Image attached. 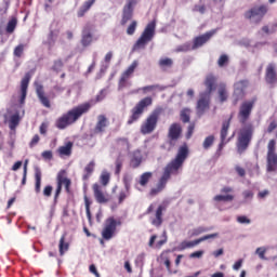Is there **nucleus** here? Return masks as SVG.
Instances as JSON below:
<instances>
[{
    "mask_svg": "<svg viewBox=\"0 0 277 277\" xmlns=\"http://www.w3.org/2000/svg\"><path fill=\"white\" fill-rule=\"evenodd\" d=\"M107 96V89H102L100 91V94L96 95L95 100H91L90 102H87L90 106V109L92 108V105H96V103H101L105 101Z\"/></svg>",
    "mask_w": 277,
    "mask_h": 277,
    "instance_id": "72a5a7b5",
    "label": "nucleus"
},
{
    "mask_svg": "<svg viewBox=\"0 0 277 277\" xmlns=\"http://www.w3.org/2000/svg\"><path fill=\"white\" fill-rule=\"evenodd\" d=\"M93 194L98 205H105V202H109V197L107 194L103 193V187H101V185L93 184Z\"/></svg>",
    "mask_w": 277,
    "mask_h": 277,
    "instance_id": "6ab92c4d",
    "label": "nucleus"
},
{
    "mask_svg": "<svg viewBox=\"0 0 277 277\" xmlns=\"http://www.w3.org/2000/svg\"><path fill=\"white\" fill-rule=\"evenodd\" d=\"M65 240H66V236H62L60 239L58 249H60L61 256H64V253L68 252L69 245L68 242H65Z\"/></svg>",
    "mask_w": 277,
    "mask_h": 277,
    "instance_id": "58836bf2",
    "label": "nucleus"
},
{
    "mask_svg": "<svg viewBox=\"0 0 277 277\" xmlns=\"http://www.w3.org/2000/svg\"><path fill=\"white\" fill-rule=\"evenodd\" d=\"M267 172H276L277 170V154H273L266 157Z\"/></svg>",
    "mask_w": 277,
    "mask_h": 277,
    "instance_id": "cd10ccee",
    "label": "nucleus"
},
{
    "mask_svg": "<svg viewBox=\"0 0 277 277\" xmlns=\"http://www.w3.org/2000/svg\"><path fill=\"white\" fill-rule=\"evenodd\" d=\"M18 122H21V117L18 115H13L9 121V128L11 131H14V129L18 127Z\"/></svg>",
    "mask_w": 277,
    "mask_h": 277,
    "instance_id": "79ce46f5",
    "label": "nucleus"
},
{
    "mask_svg": "<svg viewBox=\"0 0 277 277\" xmlns=\"http://www.w3.org/2000/svg\"><path fill=\"white\" fill-rule=\"evenodd\" d=\"M210 103L211 95H209V93H200L196 106L197 116H205V113L207 111V109H209Z\"/></svg>",
    "mask_w": 277,
    "mask_h": 277,
    "instance_id": "f8f14e48",
    "label": "nucleus"
},
{
    "mask_svg": "<svg viewBox=\"0 0 277 277\" xmlns=\"http://www.w3.org/2000/svg\"><path fill=\"white\" fill-rule=\"evenodd\" d=\"M277 65L276 63H269L265 71V81L268 85H276L277 83Z\"/></svg>",
    "mask_w": 277,
    "mask_h": 277,
    "instance_id": "dca6fc26",
    "label": "nucleus"
},
{
    "mask_svg": "<svg viewBox=\"0 0 277 277\" xmlns=\"http://www.w3.org/2000/svg\"><path fill=\"white\" fill-rule=\"evenodd\" d=\"M62 68H64V62H62L61 58L54 61V65L52 66V70H54V72H60V70H62Z\"/></svg>",
    "mask_w": 277,
    "mask_h": 277,
    "instance_id": "3c124183",
    "label": "nucleus"
},
{
    "mask_svg": "<svg viewBox=\"0 0 277 277\" xmlns=\"http://www.w3.org/2000/svg\"><path fill=\"white\" fill-rule=\"evenodd\" d=\"M137 61H133V63L121 74V77L118 82V90H124L128 85H131V82H129V79L133 77V72H135V68L138 66Z\"/></svg>",
    "mask_w": 277,
    "mask_h": 277,
    "instance_id": "6e6552de",
    "label": "nucleus"
},
{
    "mask_svg": "<svg viewBox=\"0 0 277 277\" xmlns=\"http://www.w3.org/2000/svg\"><path fill=\"white\" fill-rule=\"evenodd\" d=\"M118 226H122V220L110 216L106 219L104 228L102 230V237L105 241H109V239H114V235H116V228Z\"/></svg>",
    "mask_w": 277,
    "mask_h": 277,
    "instance_id": "423d86ee",
    "label": "nucleus"
},
{
    "mask_svg": "<svg viewBox=\"0 0 277 277\" xmlns=\"http://www.w3.org/2000/svg\"><path fill=\"white\" fill-rule=\"evenodd\" d=\"M146 259V253H140L136 259H135V265L136 267H140V269H142V267H144V261Z\"/></svg>",
    "mask_w": 277,
    "mask_h": 277,
    "instance_id": "de8ad7c7",
    "label": "nucleus"
},
{
    "mask_svg": "<svg viewBox=\"0 0 277 277\" xmlns=\"http://www.w3.org/2000/svg\"><path fill=\"white\" fill-rule=\"evenodd\" d=\"M150 179H153V172H145L140 176L138 184L142 187H146L150 182Z\"/></svg>",
    "mask_w": 277,
    "mask_h": 277,
    "instance_id": "c9c22d12",
    "label": "nucleus"
},
{
    "mask_svg": "<svg viewBox=\"0 0 277 277\" xmlns=\"http://www.w3.org/2000/svg\"><path fill=\"white\" fill-rule=\"evenodd\" d=\"M277 129V122L276 120H273L267 128V133H274V131H276Z\"/></svg>",
    "mask_w": 277,
    "mask_h": 277,
    "instance_id": "774afa93",
    "label": "nucleus"
},
{
    "mask_svg": "<svg viewBox=\"0 0 277 277\" xmlns=\"http://www.w3.org/2000/svg\"><path fill=\"white\" fill-rule=\"evenodd\" d=\"M174 61L170 57L160 58L159 66L160 68H172Z\"/></svg>",
    "mask_w": 277,
    "mask_h": 277,
    "instance_id": "37998d69",
    "label": "nucleus"
},
{
    "mask_svg": "<svg viewBox=\"0 0 277 277\" xmlns=\"http://www.w3.org/2000/svg\"><path fill=\"white\" fill-rule=\"evenodd\" d=\"M25 51V44H18L15 47L13 54L15 57H23V53Z\"/></svg>",
    "mask_w": 277,
    "mask_h": 277,
    "instance_id": "603ef678",
    "label": "nucleus"
},
{
    "mask_svg": "<svg viewBox=\"0 0 277 277\" xmlns=\"http://www.w3.org/2000/svg\"><path fill=\"white\" fill-rule=\"evenodd\" d=\"M60 36V30H53L50 28V32L48 35L47 44L49 47H55V42H57V37Z\"/></svg>",
    "mask_w": 277,
    "mask_h": 277,
    "instance_id": "2f4dec72",
    "label": "nucleus"
},
{
    "mask_svg": "<svg viewBox=\"0 0 277 277\" xmlns=\"http://www.w3.org/2000/svg\"><path fill=\"white\" fill-rule=\"evenodd\" d=\"M142 151L140 149L134 150L130 160L131 168H140L142 166Z\"/></svg>",
    "mask_w": 277,
    "mask_h": 277,
    "instance_id": "b1692460",
    "label": "nucleus"
},
{
    "mask_svg": "<svg viewBox=\"0 0 277 277\" xmlns=\"http://www.w3.org/2000/svg\"><path fill=\"white\" fill-rule=\"evenodd\" d=\"M233 120V115L225 121H223L222 129H221V140L222 142H226V137L228 136V129H230V122Z\"/></svg>",
    "mask_w": 277,
    "mask_h": 277,
    "instance_id": "393cba45",
    "label": "nucleus"
},
{
    "mask_svg": "<svg viewBox=\"0 0 277 277\" xmlns=\"http://www.w3.org/2000/svg\"><path fill=\"white\" fill-rule=\"evenodd\" d=\"M220 68H224V66L228 65V55L222 54L217 61Z\"/></svg>",
    "mask_w": 277,
    "mask_h": 277,
    "instance_id": "864d4df0",
    "label": "nucleus"
},
{
    "mask_svg": "<svg viewBox=\"0 0 277 277\" xmlns=\"http://www.w3.org/2000/svg\"><path fill=\"white\" fill-rule=\"evenodd\" d=\"M137 3V0H128L122 10L121 25H126L133 18V5Z\"/></svg>",
    "mask_w": 277,
    "mask_h": 277,
    "instance_id": "f3484780",
    "label": "nucleus"
},
{
    "mask_svg": "<svg viewBox=\"0 0 277 277\" xmlns=\"http://www.w3.org/2000/svg\"><path fill=\"white\" fill-rule=\"evenodd\" d=\"M68 180V177H66V170H61L58 173H57V177H56V181H57V185H61L63 186L64 185V181Z\"/></svg>",
    "mask_w": 277,
    "mask_h": 277,
    "instance_id": "8fccbe9b",
    "label": "nucleus"
},
{
    "mask_svg": "<svg viewBox=\"0 0 277 277\" xmlns=\"http://www.w3.org/2000/svg\"><path fill=\"white\" fill-rule=\"evenodd\" d=\"M181 133H183L181 123H172L169 128L168 137L171 142H176L181 137Z\"/></svg>",
    "mask_w": 277,
    "mask_h": 277,
    "instance_id": "412c9836",
    "label": "nucleus"
},
{
    "mask_svg": "<svg viewBox=\"0 0 277 277\" xmlns=\"http://www.w3.org/2000/svg\"><path fill=\"white\" fill-rule=\"evenodd\" d=\"M90 104L83 103L68 110L55 121L56 129L64 131V129L70 127V124H75L83 114H88L90 111Z\"/></svg>",
    "mask_w": 277,
    "mask_h": 277,
    "instance_id": "f03ea898",
    "label": "nucleus"
},
{
    "mask_svg": "<svg viewBox=\"0 0 277 277\" xmlns=\"http://www.w3.org/2000/svg\"><path fill=\"white\" fill-rule=\"evenodd\" d=\"M58 154L62 157H70L72 155V142L66 143V145L58 148Z\"/></svg>",
    "mask_w": 277,
    "mask_h": 277,
    "instance_id": "7c9ffc66",
    "label": "nucleus"
},
{
    "mask_svg": "<svg viewBox=\"0 0 277 277\" xmlns=\"http://www.w3.org/2000/svg\"><path fill=\"white\" fill-rule=\"evenodd\" d=\"M189 51H194L192 42H186L184 44L177 45L175 49L176 53H187Z\"/></svg>",
    "mask_w": 277,
    "mask_h": 277,
    "instance_id": "4c0bfd02",
    "label": "nucleus"
},
{
    "mask_svg": "<svg viewBox=\"0 0 277 277\" xmlns=\"http://www.w3.org/2000/svg\"><path fill=\"white\" fill-rule=\"evenodd\" d=\"M35 192L36 194H40V188L42 185V170L39 167L35 168Z\"/></svg>",
    "mask_w": 277,
    "mask_h": 277,
    "instance_id": "a878e982",
    "label": "nucleus"
},
{
    "mask_svg": "<svg viewBox=\"0 0 277 277\" xmlns=\"http://www.w3.org/2000/svg\"><path fill=\"white\" fill-rule=\"evenodd\" d=\"M137 29V22L136 21H133L130 25H129V27H128V29H127V34H128V36H133V34H135V30Z\"/></svg>",
    "mask_w": 277,
    "mask_h": 277,
    "instance_id": "6e6d98bb",
    "label": "nucleus"
},
{
    "mask_svg": "<svg viewBox=\"0 0 277 277\" xmlns=\"http://www.w3.org/2000/svg\"><path fill=\"white\" fill-rule=\"evenodd\" d=\"M181 168H183V162H180L177 159L172 160L164 168L162 179L170 181V176H172V174H179V170H181Z\"/></svg>",
    "mask_w": 277,
    "mask_h": 277,
    "instance_id": "ddd939ff",
    "label": "nucleus"
},
{
    "mask_svg": "<svg viewBox=\"0 0 277 277\" xmlns=\"http://www.w3.org/2000/svg\"><path fill=\"white\" fill-rule=\"evenodd\" d=\"M276 155V140H271L267 145V157Z\"/></svg>",
    "mask_w": 277,
    "mask_h": 277,
    "instance_id": "a18cd8bd",
    "label": "nucleus"
},
{
    "mask_svg": "<svg viewBox=\"0 0 277 277\" xmlns=\"http://www.w3.org/2000/svg\"><path fill=\"white\" fill-rule=\"evenodd\" d=\"M205 85L207 88V91L202 92V94H208L211 96V92L215 90V77L208 76L205 81Z\"/></svg>",
    "mask_w": 277,
    "mask_h": 277,
    "instance_id": "bb28decb",
    "label": "nucleus"
},
{
    "mask_svg": "<svg viewBox=\"0 0 277 277\" xmlns=\"http://www.w3.org/2000/svg\"><path fill=\"white\" fill-rule=\"evenodd\" d=\"M235 189L230 186H224L221 189V195L214 196L213 200L215 202H233L235 200V195L233 193Z\"/></svg>",
    "mask_w": 277,
    "mask_h": 277,
    "instance_id": "4468645a",
    "label": "nucleus"
},
{
    "mask_svg": "<svg viewBox=\"0 0 277 277\" xmlns=\"http://www.w3.org/2000/svg\"><path fill=\"white\" fill-rule=\"evenodd\" d=\"M157 29V19L149 22L143 32L141 34L140 38L133 45V51H138L140 49H146V44L148 42H153Z\"/></svg>",
    "mask_w": 277,
    "mask_h": 277,
    "instance_id": "7ed1b4c3",
    "label": "nucleus"
},
{
    "mask_svg": "<svg viewBox=\"0 0 277 277\" xmlns=\"http://www.w3.org/2000/svg\"><path fill=\"white\" fill-rule=\"evenodd\" d=\"M109 179H110V175L108 172H103L101 177H100V181L102 183V185L107 186L109 184Z\"/></svg>",
    "mask_w": 277,
    "mask_h": 277,
    "instance_id": "5fc2aeb1",
    "label": "nucleus"
},
{
    "mask_svg": "<svg viewBox=\"0 0 277 277\" xmlns=\"http://www.w3.org/2000/svg\"><path fill=\"white\" fill-rule=\"evenodd\" d=\"M62 182H60L56 186L55 194H54V205H57V200L60 198V194H62Z\"/></svg>",
    "mask_w": 277,
    "mask_h": 277,
    "instance_id": "bf43d9fd",
    "label": "nucleus"
},
{
    "mask_svg": "<svg viewBox=\"0 0 277 277\" xmlns=\"http://www.w3.org/2000/svg\"><path fill=\"white\" fill-rule=\"evenodd\" d=\"M84 205H85L87 217L89 222H92V212H90V205H92V201H90L88 196L84 197Z\"/></svg>",
    "mask_w": 277,
    "mask_h": 277,
    "instance_id": "09e8293b",
    "label": "nucleus"
},
{
    "mask_svg": "<svg viewBox=\"0 0 277 277\" xmlns=\"http://www.w3.org/2000/svg\"><path fill=\"white\" fill-rule=\"evenodd\" d=\"M96 3V0H87L81 6L88 12Z\"/></svg>",
    "mask_w": 277,
    "mask_h": 277,
    "instance_id": "680f3d73",
    "label": "nucleus"
},
{
    "mask_svg": "<svg viewBox=\"0 0 277 277\" xmlns=\"http://www.w3.org/2000/svg\"><path fill=\"white\" fill-rule=\"evenodd\" d=\"M203 254H205L203 250L195 251L189 254V259H202Z\"/></svg>",
    "mask_w": 277,
    "mask_h": 277,
    "instance_id": "e2e57ef3",
    "label": "nucleus"
},
{
    "mask_svg": "<svg viewBox=\"0 0 277 277\" xmlns=\"http://www.w3.org/2000/svg\"><path fill=\"white\" fill-rule=\"evenodd\" d=\"M237 222L239 224H250L251 223L250 219H248V216H246V215L238 216Z\"/></svg>",
    "mask_w": 277,
    "mask_h": 277,
    "instance_id": "0e129e2a",
    "label": "nucleus"
},
{
    "mask_svg": "<svg viewBox=\"0 0 277 277\" xmlns=\"http://www.w3.org/2000/svg\"><path fill=\"white\" fill-rule=\"evenodd\" d=\"M116 144L118 148H121V150H128V151L131 150V143L127 137H118L116 140Z\"/></svg>",
    "mask_w": 277,
    "mask_h": 277,
    "instance_id": "473e14b6",
    "label": "nucleus"
},
{
    "mask_svg": "<svg viewBox=\"0 0 277 277\" xmlns=\"http://www.w3.org/2000/svg\"><path fill=\"white\" fill-rule=\"evenodd\" d=\"M209 230H211V228L199 226V227L193 228L189 232V234H190V237H198V235H202V233H209Z\"/></svg>",
    "mask_w": 277,
    "mask_h": 277,
    "instance_id": "e433bc0d",
    "label": "nucleus"
},
{
    "mask_svg": "<svg viewBox=\"0 0 277 277\" xmlns=\"http://www.w3.org/2000/svg\"><path fill=\"white\" fill-rule=\"evenodd\" d=\"M141 90L146 94V92H153V90H159L160 92H163L166 90V87H161L159 84H151L141 88Z\"/></svg>",
    "mask_w": 277,
    "mask_h": 277,
    "instance_id": "a19ab883",
    "label": "nucleus"
},
{
    "mask_svg": "<svg viewBox=\"0 0 277 277\" xmlns=\"http://www.w3.org/2000/svg\"><path fill=\"white\" fill-rule=\"evenodd\" d=\"M96 166V163L94 162V160L90 161V163L84 168V174L82 176L83 181H88V179H90V176H92V172H94V167Z\"/></svg>",
    "mask_w": 277,
    "mask_h": 277,
    "instance_id": "f704fd0d",
    "label": "nucleus"
},
{
    "mask_svg": "<svg viewBox=\"0 0 277 277\" xmlns=\"http://www.w3.org/2000/svg\"><path fill=\"white\" fill-rule=\"evenodd\" d=\"M121 170H122V161L120 158H117L115 174H120Z\"/></svg>",
    "mask_w": 277,
    "mask_h": 277,
    "instance_id": "69168bd1",
    "label": "nucleus"
},
{
    "mask_svg": "<svg viewBox=\"0 0 277 277\" xmlns=\"http://www.w3.org/2000/svg\"><path fill=\"white\" fill-rule=\"evenodd\" d=\"M217 233H214V234H209V235H206L199 239H196V240H193V241H187V240H184L182 241L177 249L180 251H183V250H187L189 248H196V246H198L199 243H202V241H207L208 239H215V237H217Z\"/></svg>",
    "mask_w": 277,
    "mask_h": 277,
    "instance_id": "9b49d317",
    "label": "nucleus"
},
{
    "mask_svg": "<svg viewBox=\"0 0 277 277\" xmlns=\"http://www.w3.org/2000/svg\"><path fill=\"white\" fill-rule=\"evenodd\" d=\"M36 85V94L43 107H47L48 109H51V101H49V97L44 95V87L42 84H39L35 82Z\"/></svg>",
    "mask_w": 277,
    "mask_h": 277,
    "instance_id": "aec40b11",
    "label": "nucleus"
},
{
    "mask_svg": "<svg viewBox=\"0 0 277 277\" xmlns=\"http://www.w3.org/2000/svg\"><path fill=\"white\" fill-rule=\"evenodd\" d=\"M31 71H28L25 74L24 78L21 81V97H19V104H25V98H27V90L29 88V81H31Z\"/></svg>",
    "mask_w": 277,
    "mask_h": 277,
    "instance_id": "a211bd4d",
    "label": "nucleus"
},
{
    "mask_svg": "<svg viewBox=\"0 0 277 277\" xmlns=\"http://www.w3.org/2000/svg\"><path fill=\"white\" fill-rule=\"evenodd\" d=\"M107 127H109V119H107L105 115H98L97 122L90 136L94 137V135H103L105 131H107Z\"/></svg>",
    "mask_w": 277,
    "mask_h": 277,
    "instance_id": "9d476101",
    "label": "nucleus"
},
{
    "mask_svg": "<svg viewBox=\"0 0 277 277\" xmlns=\"http://www.w3.org/2000/svg\"><path fill=\"white\" fill-rule=\"evenodd\" d=\"M256 103V98H252L249 101H245L240 104L238 109V120L242 128L238 133V143L237 150L239 155L246 153L248 150V146H250V142H252V135H254V126L252 123H248L250 117L252 116V109H254V104Z\"/></svg>",
    "mask_w": 277,
    "mask_h": 277,
    "instance_id": "f257e3e1",
    "label": "nucleus"
},
{
    "mask_svg": "<svg viewBox=\"0 0 277 277\" xmlns=\"http://www.w3.org/2000/svg\"><path fill=\"white\" fill-rule=\"evenodd\" d=\"M92 31L90 30V27L85 26L82 29V35H81V44L82 47H90L92 44L93 40Z\"/></svg>",
    "mask_w": 277,
    "mask_h": 277,
    "instance_id": "4be33fe9",
    "label": "nucleus"
},
{
    "mask_svg": "<svg viewBox=\"0 0 277 277\" xmlns=\"http://www.w3.org/2000/svg\"><path fill=\"white\" fill-rule=\"evenodd\" d=\"M51 194H53V186L48 185L43 188V196H45V198H51Z\"/></svg>",
    "mask_w": 277,
    "mask_h": 277,
    "instance_id": "052dcab7",
    "label": "nucleus"
},
{
    "mask_svg": "<svg viewBox=\"0 0 277 277\" xmlns=\"http://www.w3.org/2000/svg\"><path fill=\"white\" fill-rule=\"evenodd\" d=\"M219 97H220L221 103H224L228 98V94L226 93V89L221 88L219 90Z\"/></svg>",
    "mask_w": 277,
    "mask_h": 277,
    "instance_id": "13d9d810",
    "label": "nucleus"
},
{
    "mask_svg": "<svg viewBox=\"0 0 277 277\" xmlns=\"http://www.w3.org/2000/svg\"><path fill=\"white\" fill-rule=\"evenodd\" d=\"M163 211H166V207L159 206L156 210V217L151 220V224L156 228H159L163 224Z\"/></svg>",
    "mask_w": 277,
    "mask_h": 277,
    "instance_id": "5701e85b",
    "label": "nucleus"
},
{
    "mask_svg": "<svg viewBox=\"0 0 277 277\" xmlns=\"http://www.w3.org/2000/svg\"><path fill=\"white\" fill-rule=\"evenodd\" d=\"M41 157L43 159H48L49 161H51V159H53V151L51 150H44L42 154H41Z\"/></svg>",
    "mask_w": 277,
    "mask_h": 277,
    "instance_id": "338daca9",
    "label": "nucleus"
},
{
    "mask_svg": "<svg viewBox=\"0 0 277 277\" xmlns=\"http://www.w3.org/2000/svg\"><path fill=\"white\" fill-rule=\"evenodd\" d=\"M153 105V97L147 96L143 100H141L131 110V116L127 121V124H133L134 122H137L144 115V108L150 107Z\"/></svg>",
    "mask_w": 277,
    "mask_h": 277,
    "instance_id": "20e7f679",
    "label": "nucleus"
},
{
    "mask_svg": "<svg viewBox=\"0 0 277 277\" xmlns=\"http://www.w3.org/2000/svg\"><path fill=\"white\" fill-rule=\"evenodd\" d=\"M213 142H215V136H213V135L207 136V137L205 138V141H203V144H202L205 150H209V148H210L211 146H213Z\"/></svg>",
    "mask_w": 277,
    "mask_h": 277,
    "instance_id": "c03bdc74",
    "label": "nucleus"
},
{
    "mask_svg": "<svg viewBox=\"0 0 277 277\" xmlns=\"http://www.w3.org/2000/svg\"><path fill=\"white\" fill-rule=\"evenodd\" d=\"M215 34V30L208 31L201 36L195 37L193 40V51H196V49H200L201 47H205L207 42L213 38V35Z\"/></svg>",
    "mask_w": 277,
    "mask_h": 277,
    "instance_id": "2eb2a0df",
    "label": "nucleus"
},
{
    "mask_svg": "<svg viewBox=\"0 0 277 277\" xmlns=\"http://www.w3.org/2000/svg\"><path fill=\"white\" fill-rule=\"evenodd\" d=\"M187 155H189V149L187 148V145H183L179 148L175 159L181 163H185V160L187 159Z\"/></svg>",
    "mask_w": 277,
    "mask_h": 277,
    "instance_id": "c85d7f7f",
    "label": "nucleus"
},
{
    "mask_svg": "<svg viewBox=\"0 0 277 277\" xmlns=\"http://www.w3.org/2000/svg\"><path fill=\"white\" fill-rule=\"evenodd\" d=\"M161 111L154 110L141 126L142 135H150L153 131L157 129V122H159V115Z\"/></svg>",
    "mask_w": 277,
    "mask_h": 277,
    "instance_id": "0eeeda50",
    "label": "nucleus"
},
{
    "mask_svg": "<svg viewBox=\"0 0 277 277\" xmlns=\"http://www.w3.org/2000/svg\"><path fill=\"white\" fill-rule=\"evenodd\" d=\"M168 185V181L162 176L159 179L157 187L150 189V196H157V194H161V190Z\"/></svg>",
    "mask_w": 277,
    "mask_h": 277,
    "instance_id": "c756f323",
    "label": "nucleus"
},
{
    "mask_svg": "<svg viewBox=\"0 0 277 277\" xmlns=\"http://www.w3.org/2000/svg\"><path fill=\"white\" fill-rule=\"evenodd\" d=\"M16 25H18V19L16 17H12L6 24V34H14V29H16Z\"/></svg>",
    "mask_w": 277,
    "mask_h": 277,
    "instance_id": "ea45409f",
    "label": "nucleus"
},
{
    "mask_svg": "<svg viewBox=\"0 0 277 277\" xmlns=\"http://www.w3.org/2000/svg\"><path fill=\"white\" fill-rule=\"evenodd\" d=\"M267 12H269V6H267V4L256 5L245 12V18L251 23L259 24L265 18Z\"/></svg>",
    "mask_w": 277,
    "mask_h": 277,
    "instance_id": "39448f33",
    "label": "nucleus"
},
{
    "mask_svg": "<svg viewBox=\"0 0 277 277\" xmlns=\"http://www.w3.org/2000/svg\"><path fill=\"white\" fill-rule=\"evenodd\" d=\"M276 27H277V24H272L271 28L269 26H263L262 31H264V34H275Z\"/></svg>",
    "mask_w": 277,
    "mask_h": 277,
    "instance_id": "4d7b16f0",
    "label": "nucleus"
},
{
    "mask_svg": "<svg viewBox=\"0 0 277 277\" xmlns=\"http://www.w3.org/2000/svg\"><path fill=\"white\" fill-rule=\"evenodd\" d=\"M248 80H240L234 84L233 105H237L246 96V88L249 85Z\"/></svg>",
    "mask_w": 277,
    "mask_h": 277,
    "instance_id": "1a4fd4ad",
    "label": "nucleus"
},
{
    "mask_svg": "<svg viewBox=\"0 0 277 277\" xmlns=\"http://www.w3.org/2000/svg\"><path fill=\"white\" fill-rule=\"evenodd\" d=\"M190 110L188 108H184L181 114H180V118L182 120V122L187 123L190 120L189 117Z\"/></svg>",
    "mask_w": 277,
    "mask_h": 277,
    "instance_id": "49530a36",
    "label": "nucleus"
}]
</instances>
